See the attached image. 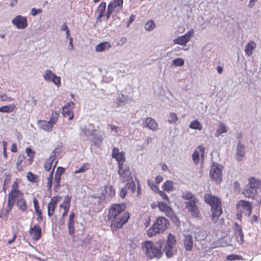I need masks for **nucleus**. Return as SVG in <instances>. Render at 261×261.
Here are the masks:
<instances>
[{
    "mask_svg": "<svg viewBox=\"0 0 261 261\" xmlns=\"http://www.w3.org/2000/svg\"><path fill=\"white\" fill-rule=\"evenodd\" d=\"M125 208L124 204H114L110 208L108 219L111 221V227L112 230L122 228L128 221L129 215L125 211Z\"/></svg>",
    "mask_w": 261,
    "mask_h": 261,
    "instance_id": "1",
    "label": "nucleus"
},
{
    "mask_svg": "<svg viewBox=\"0 0 261 261\" xmlns=\"http://www.w3.org/2000/svg\"><path fill=\"white\" fill-rule=\"evenodd\" d=\"M204 201L211 206L212 213L211 220L216 223L222 213L220 199L211 194L207 193L204 196Z\"/></svg>",
    "mask_w": 261,
    "mask_h": 261,
    "instance_id": "2",
    "label": "nucleus"
},
{
    "mask_svg": "<svg viewBox=\"0 0 261 261\" xmlns=\"http://www.w3.org/2000/svg\"><path fill=\"white\" fill-rule=\"evenodd\" d=\"M142 248L146 256L150 259L160 258L163 255L161 247L151 241H146L142 243Z\"/></svg>",
    "mask_w": 261,
    "mask_h": 261,
    "instance_id": "3",
    "label": "nucleus"
},
{
    "mask_svg": "<svg viewBox=\"0 0 261 261\" xmlns=\"http://www.w3.org/2000/svg\"><path fill=\"white\" fill-rule=\"evenodd\" d=\"M118 168L120 180L123 182H126L127 188L131 189L132 192H134L136 186L133 181V177L129 167L126 165H121L120 167H118Z\"/></svg>",
    "mask_w": 261,
    "mask_h": 261,
    "instance_id": "4",
    "label": "nucleus"
},
{
    "mask_svg": "<svg viewBox=\"0 0 261 261\" xmlns=\"http://www.w3.org/2000/svg\"><path fill=\"white\" fill-rule=\"evenodd\" d=\"M169 225V223L167 219L163 217H159L156 218L152 228L148 230L147 234L149 237H152L157 233H161L168 228Z\"/></svg>",
    "mask_w": 261,
    "mask_h": 261,
    "instance_id": "5",
    "label": "nucleus"
},
{
    "mask_svg": "<svg viewBox=\"0 0 261 261\" xmlns=\"http://www.w3.org/2000/svg\"><path fill=\"white\" fill-rule=\"evenodd\" d=\"M123 0H114L110 2L107 8V12L106 14L107 19H109L113 13L116 14L122 11L123 8Z\"/></svg>",
    "mask_w": 261,
    "mask_h": 261,
    "instance_id": "6",
    "label": "nucleus"
},
{
    "mask_svg": "<svg viewBox=\"0 0 261 261\" xmlns=\"http://www.w3.org/2000/svg\"><path fill=\"white\" fill-rule=\"evenodd\" d=\"M24 196L23 193L19 190V184L17 181L13 182L11 191L8 194V201L15 202Z\"/></svg>",
    "mask_w": 261,
    "mask_h": 261,
    "instance_id": "7",
    "label": "nucleus"
},
{
    "mask_svg": "<svg viewBox=\"0 0 261 261\" xmlns=\"http://www.w3.org/2000/svg\"><path fill=\"white\" fill-rule=\"evenodd\" d=\"M43 78L46 82L53 83L58 87H60L61 85V77L57 76L50 69H46L44 71Z\"/></svg>",
    "mask_w": 261,
    "mask_h": 261,
    "instance_id": "8",
    "label": "nucleus"
},
{
    "mask_svg": "<svg viewBox=\"0 0 261 261\" xmlns=\"http://www.w3.org/2000/svg\"><path fill=\"white\" fill-rule=\"evenodd\" d=\"M176 240L174 236L169 234L168 240L164 249V251L167 257H171L175 253V250L174 246L175 244Z\"/></svg>",
    "mask_w": 261,
    "mask_h": 261,
    "instance_id": "9",
    "label": "nucleus"
},
{
    "mask_svg": "<svg viewBox=\"0 0 261 261\" xmlns=\"http://www.w3.org/2000/svg\"><path fill=\"white\" fill-rule=\"evenodd\" d=\"M194 30L193 29H190L185 35L179 36L173 40V43L175 44H178L182 46H186L187 43L190 41L193 37Z\"/></svg>",
    "mask_w": 261,
    "mask_h": 261,
    "instance_id": "10",
    "label": "nucleus"
},
{
    "mask_svg": "<svg viewBox=\"0 0 261 261\" xmlns=\"http://www.w3.org/2000/svg\"><path fill=\"white\" fill-rule=\"evenodd\" d=\"M210 176L212 180L219 183L222 179V170L219 165L213 164L210 170Z\"/></svg>",
    "mask_w": 261,
    "mask_h": 261,
    "instance_id": "11",
    "label": "nucleus"
},
{
    "mask_svg": "<svg viewBox=\"0 0 261 261\" xmlns=\"http://www.w3.org/2000/svg\"><path fill=\"white\" fill-rule=\"evenodd\" d=\"M238 212L249 216L252 212V206L250 202L245 200H240L237 204Z\"/></svg>",
    "mask_w": 261,
    "mask_h": 261,
    "instance_id": "12",
    "label": "nucleus"
},
{
    "mask_svg": "<svg viewBox=\"0 0 261 261\" xmlns=\"http://www.w3.org/2000/svg\"><path fill=\"white\" fill-rule=\"evenodd\" d=\"M12 23L17 29H24L28 25L27 17L20 15H17L14 17L12 20Z\"/></svg>",
    "mask_w": 261,
    "mask_h": 261,
    "instance_id": "13",
    "label": "nucleus"
},
{
    "mask_svg": "<svg viewBox=\"0 0 261 261\" xmlns=\"http://www.w3.org/2000/svg\"><path fill=\"white\" fill-rule=\"evenodd\" d=\"M74 107V103L70 101L62 108V115L65 118H68L69 120H71L73 118L72 110Z\"/></svg>",
    "mask_w": 261,
    "mask_h": 261,
    "instance_id": "14",
    "label": "nucleus"
},
{
    "mask_svg": "<svg viewBox=\"0 0 261 261\" xmlns=\"http://www.w3.org/2000/svg\"><path fill=\"white\" fill-rule=\"evenodd\" d=\"M112 156L117 161L118 167H120L121 165H125L124 164L125 162L124 153L122 151H119L118 148L115 147L113 149Z\"/></svg>",
    "mask_w": 261,
    "mask_h": 261,
    "instance_id": "15",
    "label": "nucleus"
},
{
    "mask_svg": "<svg viewBox=\"0 0 261 261\" xmlns=\"http://www.w3.org/2000/svg\"><path fill=\"white\" fill-rule=\"evenodd\" d=\"M158 207L160 211L164 213L168 217L173 218L175 217L172 208L167 204L163 202H159L158 204Z\"/></svg>",
    "mask_w": 261,
    "mask_h": 261,
    "instance_id": "16",
    "label": "nucleus"
},
{
    "mask_svg": "<svg viewBox=\"0 0 261 261\" xmlns=\"http://www.w3.org/2000/svg\"><path fill=\"white\" fill-rule=\"evenodd\" d=\"M143 126L154 131L158 129L157 122L154 119L150 117L146 118L143 120Z\"/></svg>",
    "mask_w": 261,
    "mask_h": 261,
    "instance_id": "17",
    "label": "nucleus"
},
{
    "mask_svg": "<svg viewBox=\"0 0 261 261\" xmlns=\"http://www.w3.org/2000/svg\"><path fill=\"white\" fill-rule=\"evenodd\" d=\"M29 232L34 240L37 241L41 237V229L38 225L36 224L31 227Z\"/></svg>",
    "mask_w": 261,
    "mask_h": 261,
    "instance_id": "18",
    "label": "nucleus"
},
{
    "mask_svg": "<svg viewBox=\"0 0 261 261\" xmlns=\"http://www.w3.org/2000/svg\"><path fill=\"white\" fill-rule=\"evenodd\" d=\"M204 155V147L202 146H199L195 150L192 155V159L195 164L199 162V157L203 159Z\"/></svg>",
    "mask_w": 261,
    "mask_h": 261,
    "instance_id": "19",
    "label": "nucleus"
},
{
    "mask_svg": "<svg viewBox=\"0 0 261 261\" xmlns=\"http://www.w3.org/2000/svg\"><path fill=\"white\" fill-rule=\"evenodd\" d=\"M115 194V191L111 185H107L105 186L103 191L102 192L101 198L108 199L113 196Z\"/></svg>",
    "mask_w": 261,
    "mask_h": 261,
    "instance_id": "20",
    "label": "nucleus"
},
{
    "mask_svg": "<svg viewBox=\"0 0 261 261\" xmlns=\"http://www.w3.org/2000/svg\"><path fill=\"white\" fill-rule=\"evenodd\" d=\"M61 199V196L54 197L51 198L50 201L48 204V215L50 217L54 213L55 207L57 205L58 201Z\"/></svg>",
    "mask_w": 261,
    "mask_h": 261,
    "instance_id": "21",
    "label": "nucleus"
},
{
    "mask_svg": "<svg viewBox=\"0 0 261 261\" xmlns=\"http://www.w3.org/2000/svg\"><path fill=\"white\" fill-rule=\"evenodd\" d=\"M71 197L67 195L64 199L63 203L60 205V208H63L64 210L62 216L65 217L68 214L70 207V203Z\"/></svg>",
    "mask_w": 261,
    "mask_h": 261,
    "instance_id": "22",
    "label": "nucleus"
},
{
    "mask_svg": "<svg viewBox=\"0 0 261 261\" xmlns=\"http://www.w3.org/2000/svg\"><path fill=\"white\" fill-rule=\"evenodd\" d=\"M39 127L47 132L52 131L54 126L48 121L39 120L37 122Z\"/></svg>",
    "mask_w": 261,
    "mask_h": 261,
    "instance_id": "23",
    "label": "nucleus"
},
{
    "mask_svg": "<svg viewBox=\"0 0 261 261\" xmlns=\"http://www.w3.org/2000/svg\"><path fill=\"white\" fill-rule=\"evenodd\" d=\"M197 203H187L186 208L188 211L191 213L192 217L197 218L199 217V212Z\"/></svg>",
    "mask_w": 261,
    "mask_h": 261,
    "instance_id": "24",
    "label": "nucleus"
},
{
    "mask_svg": "<svg viewBox=\"0 0 261 261\" xmlns=\"http://www.w3.org/2000/svg\"><path fill=\"white\" fill-rule=\"evenodd\" d=\"M181 197L185 200H188L186 203H197L198 199L190 192L185 191L181 194Z\"/></svg>",
    "mask_w": 261,
    "mask_h": 261,
    "instance_id": "25",
    "label": "nucleus"
},
{
    "mask_svg": "<svg viewBox=\"0 0 261 261\" xmlns=\"http://www.w3.org/2000/svg\"><path fill=\"white\" fill-rule=\"evenodd\" d=\"M234 235L237 242L241 244L244 241V235L241 226L236 224L234 226Z\"/></svg>",
    "mask_w": 261,
    "mask_h": 261,
    "instance_id": "26",
    "label": "nucleus"
},
{
    "mask_svg": "<svg viewBox=\"0 0 261 261\" xmlns=\"http://www.w3.org/2000/svg\"><path fill=\"white\" fill-rule=\"evenodd\" d=\"M256 47V44L253 41H249L244 47L246 55L250 57L252 55L253 50Z\"/></svg>",
    "mask_w": 261,
    "mask_h": 261,
    "instance_id": "27",
    "label": "nucleus"
},
{
    "mask_svg": "<svg viewBox=\"0 0 261 261\" xmlns=\"http://www.w3.org/2000/svg\"><path fill=\"white\" fill-rule=\"evenodd\" d=\"M55 160L56 153L53 151L51 152L49 158H48L45 162L44 168L45 170L49 171L51 169Z\"/></svg>",
    "mask_w": 261,
    "mask_h": 261,
    "instance_id": "28",
    "label": "nucleus"
},
{
    "mask_svg": "<svg viewBox=\"0 0 261 261\" xmlns=\"http://www.w3.org/2000/svg\"><path fill=\"white\" fill-rule=\"evenodd\" d=\"M112 47L111 43L109 42H103L99 43L95 46V51L98 53L108 50Z\"/></svg>",
    "mask_w": 261,
    "mask_h": 261,
    "instance_id": "29",
    "label": "nucleus"
},
{
    "mask_svg": "<svg viewBox=\"0 0 261 261\" xmlns=\"http://www.w3.org/2000/svg\"><path fill=\"white\" fill-rule=\"evenodd\" d=\"M237 160L241 161L243 158L245 154V146L240 142L237 145Z\"/></svg>",
    "mask_w": 261,
    "mask_h": 261,
    "instance_id": "30",
    "label": "nucleus"
},
{
    "mask_svg": "<svg viewBox=\"0 0 261 261\" xmlns=\"http://www.w3.org/2000/svg\"><path fill=\"white\" fill-rule=\"evenodd\" d=\"M184 246L187 250H191L193 248V238L191 235L185 236L184 240Z\"/></svg>",
    "mask_w": 261,
    "mask_h": 261,
    "instance_id": "31",
    "label": "nucleus"
},
{
    "mask_svg": "<svg viewBox=\"0 0 261 261\" xmlns=\"http://www.w3.org/2000/svg\"><path fill=\"white\" fill-rule=\"evenodd\" d=\"M243 193L246 197L253 198L256 194V190L253 189L247 186Z\"/></svg>",
    "mask_w": 261,
    "mask_h": 261,
    "instance_id": "32",
    "label": "nucleus"
},
{
    "mask_svg": "<svg viewBox=\"0 0 261 261\" xmlns=\"http://www.w3.org/2000/svg\"><path fill=\"white\" fill-rule=\"evenodd\" d=\"M16 205L18 208L22 212H25L27 210V203L24 196L16 201Z\"/></svg>",
    "mask_w": 261,
    "mask_h": 261,
    "instance_id": "33",
    "label": "nucleus"
},
{
    "mask_svg": "<svg viewBox=\"0 0 261 261\" xmlns=\"http://www.w3.org/2000/svg\"><path fill=\"white\" fill-rule=\"evenodd\" d=\"M82 131L86 136H90L94 134L95 129L93 125L89 124L82 129Z\"/></svg>",
    "mask_w": 261,
    "mask_h": 261,
    "instance_id": "34",
    "label": "nucleus"
},
{
    "mask_svg": "<svg viewBox=\"0 0 261 261\" xmlns=\"http://www.w3.org/2000/svg\"><path fill=\"white\" fill-rule=\"evenodd\" d=\"M260 184V181L256 179L254 177H252L249 179L247 186L253 189L256 190Z\"/></svg>",
    "mask_w": 261,
    "mask_h": 261,
    "instance_id": "35",
    "label": "nucleus"
},
{
    "mask_svg": "<svg viewBox=\"0 0 261 261\" xmlns=\"http://www.w3.org/2000/svg\"><path fill=\"white\" fill-rule=\"evenodd\" d=\"M226 132L227 128L225 124L224 123H220L218 127L215 135L216 137H218L222 134L225 133Z\"/></svg>",
    "mask_w": 261,
    "mask_h": 261,
    "instance_id": "36",
    "label": "nucleus"
},
{
    "mask_svg": "<svg viewBox=\"0 0 261 261\" xmlns=\"http://www.w3.org/2000/svg\"><path fill=\"white\" fill-rule=\"evenodd\" d=\"M57 162H56L53 168L52 171L50 172V174L49 176L47 178V183H46V186L48 188V190H50L51 189V186H52V179L53 177V174L54 172V169L57 165Z\"/></svg>",
    "mask_w": 261,
    "mask_h": 261,
    "instance_id": "37",
    "label": "nucleus"
},
{
    "mask_svg": "<svg viewBox=\"0 0 261 261\" xmlns=\"http://www.w3.org/2000/svg\"><path fill=\"white\" fill-rule=\"evenodd\" d=\"M164 189L165 191L167 192L172 191L174 189V187L173 186V182L171 180H167L166 181L164 185Z\"/></svg>",
    "mask_w": 261,
    "mask_h": 261,
    "instance_id": "38",
    "label": "nucleus"
},
{
    "mask_svg": "<svg viewBox=\"0 0 261 261\" xmlns=\"http://www.w3.org/2000/svg\"><path fill=\"white\" fill-rule=\"evenodd\" d=\"M178 120L177 115L174 112H171L169 114L168 122L170 124L176 123Z\"/></svg>",
    "mask_w": 261,
    "mask_h": 261,
    "instance_id": "39",
    "label": "nucleus"
},
{
    "mask_svg": "<svg viewBox=\"0 0 261 261\" xmlns=\"http://www.w3.org/2000/svg\"><path fill=\"white\" fill-rule=\"evenodd\" d=\"M118 105L121 106L123 103H125L128 101V97L124 94H119L116 98Z\"/></svg>",
    "mask_w": 261,
    "mask_h": 261,
    "instance_id": "40",
    "label": "nucleus"
},
{
    "mask_svg": "<svg viewBox=\"0 0 261 261\" xmlns=\"http://www.w3.org/2000/svg\"><path fill=\"white\" fill-rule=\"evenodd\" d=\"M189 127L192 129H197V130H201L202 129V125L200 123V122L197 120H194L193 121L191 122L189 125Z\"/></svg>",
    "mask_w": 261,
    "mask_h": 261,
    "instance_id": "41",
    "label": "nucleus"
},
{
    "mask_svg": "<svg viewBox=\"0 0 261 261\" xmlns=\"http://www.w3.org/2000/svg\"><path fill=\"white\" fill-rule=\"evenodd\" d=\"M155 27V24L154 23V22L152 20H150L148 21L145 24V29L147 31H151L153 30Z\"/></svg>",
    "mask_w": 261,
    "mask_h": 261,
    "instance_id": "42",
    "label": "nucleus"
},
{
    "mask_svg": "<svg viewBox=\"0 0 261 261\" xmlns=\"http://www.w3.org/2000/svg\"><path fill=\"white\" fill-rule=\"evenodd\" d=\"M59 114L57 112H54L48 121L54 126L58 121Z\"/></svg>",
    "mask_w": 261,
    "mask_h": 261,
    "instance_id": "43",
    "label": "nucleus"
},
{
    "mask_svg": "<svg viewBox=\"0 0 261 261\" xmlns=\"http://www.w3.org/2000/svg\"><path fill=\"white\" fill-rule=\"evenodd\" d=\"M90 168V165L88 163L84 164L79 169L74 171V174H78L86 171Z\"/></svg>",
    "mask_w": 261,
    "mask_h": 261,
    "instance_id": "44",
    "label": "nucleus"
},
{
    "mask_svg": "<svg viewBox=\"0 0 261 261\" xmlns=\"http://www.w3.org/2000/svg\"><path fill=\"white\" fill-rule=\"evenodd\" d=\"M15 107L12 105L3 106L0 108V112L4 113H10L14 110Z\"/></svg>",
    "mask_w": 261,
    "mask_h": 261,
    "instance_id": "45",
    "label": "nucleus"
},
{
    "mask_svg": "<svg viewBox=\"0 0 261 261\" xmlns=\"http://www.w3.org/2000/svg\"><path fill=\"white\" fill-rule=\"evenodd\" d=\"M24 160V155H19L18 158V161L16 163V168L19 171L22 170V163Z\"/></svg>",
    "mask_w": 261,
    "mask_h": 261,
    "instance_id": "46",
    "label": "nucleus"
},
{
    "mask_svg": "<svg viewBox=\"0 0 261 261\" xmlns=\"http://www.w3.org/2000/svg\"><path fill=\"white\" fill-rule=\"evenodd\" d=\"M185 61L181 58H176L172 61V65L175 66H182L184 65Z\"/></svg>",
    "mask_w": 261,
    "mask_h": 261,
    "instance_id": "47",
    "label": "nucleus"
},
{
    "mask_svg": "<svg viewBox=\"0 0 261 261\" xmlns=\"http://www.w3.org/2000/svg\"><path fill=\"white\" fill-rule=\"evenodd\" d=\"M26 153H27L28 156H29V161H30V163H31L33 162L35 152L31 148H28L26 149Z\"/></svg>",
    "mask_w": 261,
    "mask_h": 261,
    "instance_id": "48",
    "label": "nucleus"
},
{
    "mask_svg": "<svg viewBox=\"0 0 261 261\" xmlns=\"http://www.w3.org/2000/svg\"><path fill=\"white\" fill-rule=\"evenodd\" d=\"M108 126L110 127L112 132H114L115 134L120 135L121 133V130L119 127L112 124H109Z\"/></svg>",
    "mask_w": 261,
    "mask_h": 261,
    "instance_id": "49",
    "label": "nucleus"
},
{
    "mask_svg": "<svg viewBox=\"0 0 261 261\" xmlns=\"http://www.w3.org/2000/svg\"><path fill=\"white\" fill-rule=\"evenodd\" d=\"M67 225L68 228V233L70 235L72 236L74 232V223L68 222Z\"/></svg>",
    "mask_w": 261,
    "mask_h": 261,
    "instance_id": "50",
    "label": "nucleus"
},
{
    "mask_svg": "<svg viewBox=\"0 0 261 261\" xmlns=\"http://www.w3.org/2000/svg\"><path fill=\"white\" fill-rule=\"evenodd\" d=\"M106 7V2H101L98 6L97 8L98 12L103 13L105 11Z\"/></svg>",
    "mask_w": 261,
    "mask_h": 261,
    "instance_id": "51",
    "label": "nucleus"
},
{
    "mask_svg": "<svg viewBox=\"0 0 261 261\" xmlns=\"http://www.w3.org/2000/svg\"><path fill=\"white\" fill-rule=\"evenodd\" d=\"M195 238L196 240L198 241L203 240L204 239V233L202 231H198V232H195Z\"/></svg>",
    "mask_w": 261,
    "mask_h": 261,
    "instance_id": "52",
    "label": "nucleus"
},
{
    "mask_svg": "<svg viewBox=\"0 0 261 261\" xmlns=\"http://www.w3.org/2000/svg\"><path fill=\"white\" fill-rule=\"evenodd\" d=\"M64 172V168L59 167H58L56 172L55 173L56 176H59L61 177V175Z\"/></svg>",
    "mask_w": 261,
    "mask_h": 261,
    "instance_id": "53",
    "label": "nucleus"
},
{
    "mask_svg": "<svg viewBox=\"0 0 261 261\" xmlns=\"http://www.w3.org/2000/svg\"><path fill=\"white\" fill-rule=\"evenodd\" d=\"M14 203L12 201L8 200V204L6 209V212L7 213H9L12 210L14 205Z\"/></svg>",
    "mask_w": 261,
    "mask_h": 261,
    "instance_id": "54",
    "label": "nucleus"
},
{
    "mask_svg": "<svg viewBox=\"0 0 261 261\" xmlns=\"http://www.w3.org/2000/svg\"><path fill=\"white\" fill-rule=\"evenodd\" d=\"M148 184L153 191L155 192H159V191L160 190L158 187L155 185L152 182L148 181Z\"/></svg>",
    "mask_w": 261,
    "mask_h": 261,
    "instance_id": "55",
    "label": "nucleus"
},
{
    "mask_svg": "<svg viewBox=\"0 0 261 261\" xmlns=\"http://www.w3.org/2000/svg\"><path fill=\"white\" fill-rule=\"evenodd\" d=\"M158 192H159V194L160 195V196L164 200H166L167 202H168V203H170V200H169L168 196L167 195V194H166L163 191H160V190H159Z\"/></svg>",
    "mask_w": 261,
    "mask_h": 261,
    "instance_id": "56",
    "label": "nucleus"
},
{
    "mask_svg": "<svg viewBox=\"0 0 261 261\" xmlns=\"http://www.w3.org/2000/svg\"><path fill=\"white\" fill-rule=\"evenodd\" d=\"M240 259V256L237 255L231 254L227 256V259L229 260H235Z\"/></svg>",
    "mask_w": 261,
    "mask_h": 261,
    "instance_id": "57",
    "label": "nucleus"
},
{
    "mask_svg": "<svg viewBox=\"0 0 261 261\" xmlns=\"http://www.w3.org/2000/svg\"><path fill=\"white\" fill-rule=\"evenodd\" d=\"M135 17V15L134 14H132L130 15L129 20L126 22L127 27H128L130 25V24L134 21Z\"/></svg>",
    "mask_w": 261,
    "mask_h": 261,
    "instance_id": "58",
    "label": "nucleus"
},
{
    "mask_svg": "<svg viewBox=\"0 0 261 261\" xmlns=\"http://www.w3.org/2000/svg\"><path fill=\"white\" fill-rule=\"evenodd\" d=\"M126 186L124 188H122L120 192V196L122 198H124L126 194Z\"/></svg>",
    "mask_w": 261,
    "mask_h": 261,
    "instance_id": "59",
    "label": "nucleus"
},
{
    "mask_svg": "<svg viewBox=\"0 0 261 261\" xmlns=\"http://www.w3.org/2000/svg\"><path fill=\"white\" fill-rule=\"evenodd\" d=\"M69 46H68V50H72L74 49V45L73 44V39L72 38H70L69 39Z\"/></svg>",
    "mask_w": 261,
    "mask_h": 261,
    "instance_id": "60",
    "label": "nucleus"
},
{
    "mask_svg": "<svg viewBox=\"0 0 261 261\" xmlns=\"http://www.w3.org/2000/svg\"><path fill=\"white\" fill-rule=\"evenodd\" d=\"M75 217V214L73 212H71L69 215V220L68 222L74 223V218Z\"/></svg>",
    "mask_w": 261,
    "mask_h": 261,
    "instance_id": "61",
    "label": "nucleus"
},
{
    "mask_svg": "<svg viewBox=\"0 0 261 261\" xmlns=\"http://www.w3.org/2000/svg\"><path fill=\"white\" fill-rule=\"evenodd\" d=\"M27 178L29 181H33L35 179V176L31 172H29L27 174Z\"/></svg>",
    "mask_w": 261,
    "mask_h": 261,
    "instance_id": "62",
    "label": "nucleus"
},
{
    "mask_svg": "<svg viewBox=\"0 0 261 261\" xmlns=\"http://www.w3.org/2000/svg\"><path fill=\"white\" fill-rule=\"evenodd\" d=\"M41 12V10L40 9H36L35 8H33L31 10V14L33 16L36 15L38 13H40Z\"/></svg>",
    "mask_w": 261,
    "mask_h": 261,
    "instance_id": "63",
    "label": "nucleus"
},
{
    "mask_svg": "<svg viewBox=\"0 0 261 261\" xmlns=\"http://www.w3.org/2000/svg\"><path fill=\"white\" fill-rule=\"evenodd\" d=\"M126 41H127V39L126 37H122L119 40L118 45H122L123 44H124V43H126Z\"/></svg>",
    "mask_w": 261,
    "mask_h": 261,
    "instance_id": "64",
    "label": "nucleus"
}]
</instances>
